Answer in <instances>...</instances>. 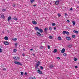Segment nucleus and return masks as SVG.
<instances>
[{
	"mask_svg": "<svg viewBox=\"0 0 79 79\" xmlns=\"http://www.w3.org/2000/svg\"><path fill=\"white\" fill-rule=\"evenodd\" d=\"M40 62L38 61L36 63V64L35 66V68H38V66L40 65Z\"/></svg>",
	"mask_w": 79,
	"mask_h": 79,
	"instance_id": "nucleus-1",
	"label": "nucleus"
},
{
	"mask_svg": "<svg viewBox=\"0 0 79 79\" xmlns=\"http://www.w3.org/2000/svg\"><path fill=\"white\" fill-rule=\"evenodd\" d=\"M14 63H15V64H18L19 65H22V64L21 63H20L18 61H15L14 62Z\"/></svg>",
	"mask_w": 79,
	"mask_h": 79,
	"instance_id": "nucleus-2",
	"label": "nucleus"
},
{
	"mask_svg": "<svg viewBox=\"0 0 79 79\" xmlns=\"http://www.w3.org/2000/svg\"><path fill=\"white\" fill-rule=\"evenodd\" d=\"M13 59H15V60H19V58L18 56H16L13 57Z\"/></svg>",
	"mask_w": 79,
	"mask_h": 79,
	"instance_id": "nucleus-3",
	"label": "nucleus"
},
{
	"mask_svg": "<svg viewBox=\"0 0 79 79\" xmlns=\"http://www.w3.org/2000/svg\"><path fill=\"white\" fill-rule=\"evenodd\" d=\"M55 4L56 5H58V4H59V0H57L55 2Z\"/></svg>",
	"mask_w": 79,
	"mask_h": 79,
	"instance_id": "nucleus-4",
	"label": "nucleus"
},
{
	"mask_svg": "<svg viewBox=\"0 0 79 79\" xmlns=\"http://www.w3.org/2000/svg\"><path fill=\"white\" fill-rule=\"evenodd\" d=\"M37 72L38 73L40 74H43L42 72L40 70H38L37 71Z\"/></svg>",
	"mask_w": 79,
	"mask_h": 79,
	"instance_id": "nucleus-5",
	"label": "nucleus"
},
{
	"mask_svg": "<svg viewBox=\"0 0 79 79\" xmlns=\"http://www.w3.org/2000/svg\"><path fill=\"white\" fill-rule=\"evenodd\" d=\"M4 45H9V43L8 42L6 41L4 42Z\"/></svg>",
	"mask_w": 79,
	"mask_h": 79,
	"instance_id": "nucleus-6",
	"label": "nucleus"
},
{
	"mask_svg": "<svg viewBox=\"0 0 79 79\" xmlns=\"http://www.w3.org/2000/svg\"><path fill=\"white\" fill-rule=\"evenodd\" d=\"M65 52V49L64 48H63L61 51V52L62 53H64Z\"/></svg>",
	"mask_w": 79,
	"mask_h": 79,
	"instance_id": "nucleus-7",
	"label": "nucleus"
},
{
	"mask_svg": "<svg viewBox=\"0 0 79 79\" xmlns=\"http://www.w3.org/2000/svg\"><path fill=\"white\" fill-rule=\"evenodd\" d=\"M66 38L67 39V40H71V38L70 37H68V36H67L66 37Z\"/></svg>",
	"mask_w": 79,
	"mask_h": 79,
	"instance_id": "nucleus-8",
	"label": "nucleus"
},
{
	"mask_svg": "<svg viewBox=\"0 0 79 79\" xmlns=\"http://www.w3.org/2000/svg\"><path fill=\"white\" fill-rule=\"evenodd\" d=\"M36 34L37 35L39 36H40L41 35V34L40 32H37L36 33Z\"/></svg>",
	"mask_w": 79,
	"mask_h": 79,
	"instance_id": "nucleus-9",
	"label": "nucleus"
},
{
	"mask_svg": "<svg viewBox=\"0 0 79 79\" xmlns=\"http://www.w3.org/2000/svg\"><path fill=\"white\" fill-rule=\"evenodd\" d=\"M49 67L50 68H53V67H54V66H53V64H51L49 66Z\"/></svg>",
	"mask_w": 79,
	"mask_h": 79,
	"instance_id": "nucleus-10",
	"label": "nucleus"
},
{
	"mask_svg": "<svg viewBox=\"0 0 79 79\" xmlns=\"http://www.w3.org/2000/svg\"><path fill=\"white\" fill-rule=\"evenodd\" d=\"M38 31H39L41 33H42V32H43V30H42V29H39Z\"/></svg>",
	"mask_w": 79,
	"mask_h": 79,
	"instance_id": "nucleus-11",
	"label": "nucleus"
},
{
	"mask_svg": "<svg viewBox=\"0 0 79 79\" xmlns=\"http://www.w3.org/2000/svg\"><path fill=\"white\" fill-rule=\"evenodd\" d=\"M29 79H36V78H35V77H31L29 78Z\"/></svg>",
	"mask_w": 79,
	"mask_h": 79,
	"instance_id": "nucleus-12",
	"label": "nucleus"
},
{
	"mask_svg": "<svg viewBox=\"0 0 79 79\" xmlns=\"http://www.w3.org/2000/svg\"><path fill=\"white\" fill-rule=\"evenodd\" d=\"M32 23L33 24H37V22H36L33 21L32 22Z\"/></svg>",
	"mask_w": 79,
	"mask_h": 79,
	"instance_id": "nucleus-13",
	"label": "nucleus"
},
{
	"mask_svg": "<svg viewBox=\"0 0 79 79\" xmlns=\"http://www.w3.org/2000/svg\"><path fill=\"white\" fill-rule=\"evenodd\" d=\"M18 18H16L15 17V18H13L12 19H14V20H15V21H17L18 20Z\"/></svg>",
	"mask_w": 79,
	"mask_h": 79,
	"instance_id": "nucleus-14",
	"label": "nucleus"
},
{
	"mask_svg": "<svg viewBox=\"0 0 79 79\" xmlns=\"http://www.w3.org/2000/svg\"><path fill=\"white\" fill-rule=\"evenodd\" d=\"M4 39L6 40H8V38L7 36H6L4 38Z\"/></svg>",
	"mask_w": 79,
	"mask_h": 79,
	"instance_id": "nucleus-15",
	"label": "nucleus"
},
{
	"mask_svg": "<svg viewBox=\"0 0 79 79\" xmlns=\"http://www.w3.org/2000/svg\"><path fill=\"white\" fill-rule=\"evenodd\" d=\"M8 21H9V20H10V19H11V16H9L8 17Z\"/></svg>",
	"mask_w": 79,
	"mask_h": 79,
	"instance_id": "nucleus-16",
	"label": "nucleus"
},
{
	"mask_svg": "<svg viewBox=\"0 0 79 79\" xmlns=\"http://www.w3.org/2000/svg\"><path fill=\"white\" fill-rule=\"evenodd\" d=\"M72 23H73V26H75V24H76V22H75V21H73L72 22Z\"/></svg>",
	"mask_w": 79,
	"mask_h": 79,
	"instance_id": "nucleus-17",
	"label": "nucleus"
},
{
	"mask_svg": "<svg viewBox=\"0 0 79 79\" xmlns=\"http://www.w3.org/2000/svg\"><path fill=\"white\" fill-rule=\"evenodd\" d=\"M73 32H75V33H76L77 34H78V33L79 32H78V31H75V30H74L73 31Z\"/></svg>",
	"mask_w": 79,
	"mask_h": 79,
	"instance_id": "nucleus-18",
	"label": "nucleus"
},
{
	"mask_svg": "<svg viewBox=\"0 0 79 79\" xmlns=\"http://www.w3.org/2000/svg\"><path fill=\"white\" fill-rule=\"evenodd\" d=\"M68 47H69V48H71V47H72V45H69L68 46Z\"/></svg>",
	"mask_w": 79,
	"mask_h": 79,
	"instance_id": "nucleus-19",
	"label": "nucleus"
},
{
	"mask_svg": "<svg viewBox=\"0 0 79 79\" xmlns=\"http://www.w3.org/2000/svg\"><path fill=\"white\" fill-rule=\"evenodd\" d=\"M35 30H39V28L38 27H35Z\"/></svg>",
	"mask_w": 79,
	"mask_h": 79,
	"instance_id": "nucleus-20",
	"label": "nucleus"
},
{
	"mask_svg": "<svg viewBox=\"0 0 79 79\" xmlns=\"http://www.w3.org/2000/svg\"><path fill=\"white\" fill-rule=\"evenodd\" d=\"M58 39L59 40H61V37H60V36H59L58 37Z\"/></svg>",
	"mask_w": 79,
	"mask_h": 79,
	"instance_id": "nucleus-21",
	"label": "nucleus"
},
{
	"mask_svg": "<svg viewBox=\"0 0 79 79\" xmlns=\"http://www.w3.org/2000/svg\"><path fill=\"white\" fill-rule=\"evenodd\" d=\"M1 16L2 18H3V19L5 18V15H1Z\"/></svg>",
	"mask_w": 79,
	"mask_h": 79,
	"instance_id": "nucleus-22",
	"label": "nucleus"
},
{
	"mask_svg": "<svg viewBox=\"0 0 79 79\" xmlns=\"http://www.w3.org/2000/svg\"><path fill=\"white\" fill-rule=\"evenodd\" d=\"M49 38L50 39H53V37H52V36H49Z\"/></svg>",
	"mask_w": 79,
	"mask_h": 79,
	"instance_id": "nucleus-23",
	"label": "nucleus"
},
{
	"mask_svg": "<svg viewBox=\"0 0 79 79\" xmlns=\"http://www.w3.org/2000/svg\"><path fill=\"white\" fill-rule=\"evenodd\" d=\"M56 52H57V50H56V49H55L54 50V51H53L54 53H56Z\"/></svg>",
	"mask_w": 79,
	"mask_h": 79,
	"instance_id": "nucleus-24",
	"label": "nucleus"
},
{
	"mask_svg": "<svg viewBox=\"0 0 79 79\" xmlns=\"http://www.w3.org/2000/svg\"><path fill=\"white\" fill-rule=\"evenodd\" d=\"M13 41H14L15 42V41H16V40H17V39L16 38H14V39H13Z\"/></svg>",
	"mask_w": 79,
	"mask_h": 79,
	"instance_id": "nucleus-25",
	"label": "nucleus"
},
{
	"mask_svg": "<svg viewBox=\"0 0 79 79\" xmlns=\"http://www.w3.org/2000/svg\"><path fill=\"white\" fill-rule=\"evenodd\" d=\"M63 34H66V31H63Z\"/></svg>",
	"mask_w": 79,
	"mask_h": 79,
	"instance_id": "nucleus-26",
	"label": "nucleus"
},
{
	"mask_svg": "<svg viewBox=\"0 0 79 79\" xmlns=\"http://www.w3.org/2000/svg\"><path fill=\"white\" fill-rule=\"evenodd\" d=\"M49 29L50 31H52V27H49Z\"/></svg>",
	"mask_w": 79,
	"mask_h": 79,
	"instance_id": "nucleus-27",
	"label": "nucleus"
},
{
	"mask_svg": "<svg viewBox=\"0 0 79 79\" xmlns=\"http://www.w3.org/2000/svg\"><path fill=\"white\" fill-rule=\"evenodd\" d=\"M31 3H33L34 2V0H31Z\"/></svg>",
	"mask_w": 79,
	"mask_h": 79,
	"instance_id": "nucleus-28",
	"label": "nucleus"
},
{
	"mask_svg": "<svg viewBox=\"0 0 79 79\" xmlns=\"http://www.w3.org/2000/svg\"><path fill=\"white\" fill-rule=\"evenodd\" d=\"M56 24L55 23H53L52 24V26H55Z\"/></svg>",
	"mask_w": 79,
	"mask_h": 79,
	"instance_id": "nucleus-29",
	"label": "nucleus"
},
{
	"mask_svg": "<svg viewBox=\"0 0 79 79\" xmlns=\"http://www.w3.org/2000/svg\"><path fill=\"white\" fill-rule=\"evenodd\" d=\"M15 47H16L17 46H18V44L17 43H15Z\"/></svg>",
	"mask_w": 79,
	"mask_h": 79,
	"instance_id": "nucleus-30",
	"label": "nucleus"
},
{
	"mask_svg": "<svg viewBox=\"0 0 79 79\" xmlns=\"http://www.w3.org/2000/svg\"><path fill=\"white\" fill-rule=\"evenodd\" d=\"M58 16L59 17V18H60V16H61V14H58Z\"/></svg>",
	"mask_w": 79,
	"mask_h": 79,
	"instance_id": "nucleus-31",
	"label": "nucleus"
},
{
	"mask_svg": "<svg viewBox=\"0 0 79 79\" xmlns=\"http://www.w3.org/2000/svg\"><path fill=\"white\" fill-rule=\"evenodd\" d=\"M72 37H73V38H75V37H76V36H75V35H72Z\"/></svg>",
	"mask_w": 79,
	"mask_h": 79,
	"instance_id": "nucleus-32",
	"label": "nucleus"
},
{
	"mask_svg": "<svg viewBox=\"0 0 79 79\" xmlns=\"http://www.w3.org/2000/svg\"><path fill=\"white\" fill-rule=\"evenodd\" d=\"M48 29V28H45L44 29V31H47Z\"/></svg>",
	"mask_w": 79,
	"mask_h": 79,
	"instance_id": "nucleus-33",
	"label": "nucleus"
},
{
	"mask_svg": "<svg viewBox=\"0 0 79 79\" xmlns=\"http://www.w3.org/2000/svg\"><path fill=\"white\" fill-rule=\"evenodd\" d=\"M40 69H44V68H43V67L42 66H40Z\"/></svg>",
	"mask_w": 79,
	"mask_h": 79,
	"instance_id": "nucleus-34",
	"label": "nucleus"
},
{
	"mask_svg": "<svg viewBox=\"0 0 79 79\" xmlns=\"http://www.w3.org/2000/svg\"><path fill=\"white\" fill-rule=\"evenodd\" d=\"M20 73H21V75H23V74H24V73H23V72H20Z\"/></svg>",
	"mask_w": 79,
	"mask_h": 79,
	"instance_id": "nucleus-35",
	"label": "nucleus"
},
{
	"mask_svg": "<svg viewBox=\"0 0 79 79\" xmlns=\"http://www.w3.org/2000/svg\"><path fill=\"white\" fill-rule=\"evenodd\" d=\"M77 59L76 58H74V61H77Z\"/></svg>",
	"mask_w": 79,
	"mask_h": 79,
	"instance_id": "nucleus-36",
	"label": "nucleus"
},
{
	"mask_svg": "<svg viewBox=\"0 0 79 79\" xmlns=\"http://www.w3.org/2000/svg\"><path fill=\"white\" fill-rule=\"evenodd\" d=\"M17 51V50H16V49H14V52H16Z\"/></svg>",
	"mask_w": 79,
	"mask_h": 79,
	"instance_id": "nucleus-37",
	"label": "nucleus"
},
{
	"mask_svg": "<svg viewBox=\"0 0 79 79\" xmlns=\"http://www.w3.org/2000/svg\"><path fill=\"white\" fill-rule=\"evenodd\" d=\"M66 34L67 35H68L69 34V32H66Z\"/></svg>",
	"mask_w": 79,
	"mask_h": 79,
	"instance_id": "nucleus-38",
	"label": "nucleus"
},
{
	"mask_svg": "<svg viewBox=\"0 0 79 79\" xmlns=\"http://www.w3.org/2000/svg\"><path fill=\"white\" fill-rule=\"evenodd\" d=\"M48 49H50V45H48Z\"/></svg>",
	"mask_w": 79,
	"mask_h": 79,
	"instance_id": "nucleus-39",
	"label": "nucleus"
},
{
	"mask_svg": "<svg viewBox=\"0 0 79 79\" xmlns=\"http://www.w3.org/2000/svg\"><path fill=\"white\" fill-rule=\"evenodd\" d=\"M63 55L64 56H65L66 55V53H64Z\"/></svg>",
	"mask_w": 79,
	"mask_h": 79,
	"instance_id": "nucleus-40",
	"label": "nucleus"
},
{
	"mask_svg": "<svg viewBox=\"0 0 79 79\" xmlns=\"http://www.w3.org/2000/svg\"><path fill=\"white\" fill-rule=\"evenodd\" d=\"M3 11H6V9H4L2 10Z\"/></svg>",
	"mask_w": 79,
	"mask_h": 79,
	"instance_id": "nucleus-41",
	"label": "nucleus"
},
{
	"mask_svg": "<svg viewBox=\"0 0 79 79\" xmlns=\"http://www.w3.org/2000/svg\"><path fill=\"white\" fill-rule=\"evenodd\" d=\"M0 52H2V49L0 48Z\"/></svg>",
	"mask_w": 79,
	"mask_h": 79,
	"instance_id": "nucleus-42",
	"label": "nucleus"
},
{
	"mask_svg": "<svg viewBox=\"0 0 79 79\" xmlns=\"http://www.w3.org/2000/svg\"><path fill=\"white\" fill-rule=\"evenodd\" d=\"M57 59H58V60H60V57H57Z\"/></svg>",
	"mask_w": 79,
	"mask_h": 79,
	"instance_id": "nucleus-43",
	"label": "nucleus"
},
{
	"mask_svg": "<svg viewBox=\"0 0 79 79\" xmlns=\"http://www.w3.org/2000/svg\"><path fill=\"white\" fill-rule=\"evenodd\" d=\"M12 6H13V7H15L16 6L15 5L13 4L12 5Z\"/></svg>",
	"mask_w": 79,
	"mask_h": 79,
	"instance_id": "nucleus-44",
	"label": "nucleus"
},
{
	"mask_svg": "<svg viewBox=\"0 0 79 79\" xmlns=\"http://www.w3.org/2000/svg\"><path fill=\"white\" fill-rule=\"evenodd\" d=\"M34 49H32V48H31V49H30V50H31V51H32V50H33Z\"/></svg>",
	"mask_w": 79,
	"mask_h": 79,
	"instance_id": "nucleus-45",
	"label": "nucleus"
},
{
	"mask_svg": "<svg viewBox=\"0 0 79 79\" xmlns=\"http://www.w3.org/2000/svg\"><path fill=\"white\" fill-rule=\"evenodd\" d=\"M3 70L4 71H6V69L5 68H4L3 69Z\"/></svg>",
	"mask_w": 79,
	"mask_h": 79,
	"instance_id": "nucleus-46",
	"label": "nucleus"
},
{
	"mask_svg": "<svg viewBox=\"0 0 79 79\" xmlns=\"http://www.w3.org/2000/svg\"><path fill=\"white\" fill-rule=\"evenodd\" d=\"M56 27H54V30H56Z\"/></svg>",
	"mask_w": 79,
	"mask_h": 79,
	"instance_id": "nucleus-47",
	"label": "nucleus"
},
{
	"mask_svg": "<svg viewBox=\"0 0 79 79\" xmlns=\"http://www.w3.org/2000/svg\"><path fill=\"white\" fill-rule=\"evenodd\" d=\"M25 55V54H24L23 53V56H24Z\"/></svg>",
	"mask_w": 79,
	"mask_h": 79,
	"instance_id": "nucleus-48",
	"label": "nucleus"
},
{
	"mask_svg": "<svg viewBox=\"0 0 79 79\" xmlns=\"http://www.w3.org/2000/svg\"><path fill=\"white\" fill-rule=\"evenodd\" d=\"M67 22H68V23H69V20H67Z\"/></svg>",
	"mask_w": 79,
	"mask_h": 79,
	"instance_id": "nucleus-49",
	"label": "nucleus"
},
{
	"mask_svg": "<svg viewBox=\"0 0 79 79\" xmlns=\"http://www.w3.org/2000/svg\"><path fill=\"white\" fill-rule=\"evenodd\" d=\"M70 10H73V8H70Z\"/></svg>",
	"mask_w": 79,
	"mask_h": 79,
	"instance_id": "nucleus-50",
	"label": "nucleus"
},
{
	"mask_svg": "<svg viewBox=\"0 0 79 79\" xmlns=\"http://www.w3.org/2000/svg\"><path fill=\"white\" fill-rule=\"evenodd\" d=\"M75 68H77V66H76Z\"/></svg>",
	"mask_w": 79,
	"mask_h": 79,
	"instance_id": "nucleus-51",
	"label": "nucleus"
},
{
	"mask_svg": "<svg viewBox=\"0 0 79 79\" xmlns=\"http://www.w3.org/2000/svg\"><path fill=\"white\" fill-rule=\"evenodd\" d=\"M33 56H35V54H33Z\"/></svg>",
	"mask_w": 79,
	"mask_h": 79,
	"instance_id": "nucleus-52",
	"label": "nucleus"
},
{
	"mask_svg": "<svg viewBox=\"0 0 79 79\" xmlns=\"http://www.w3.org/2000/svg\"><path fill=\"white\" fill-rule=\"evenodd\" d=\"M26 74H27V73H26H26H25V75H26Z\"/></svg>",
	"mask_w": 79,
	"mask_h": 79,
	"instance_id": "nucleus-53",
	"label": "nucleus"
},
{
	"mask_svg": "<svg viewBox=\"0 0 79 79\" xmlns=\"http://www.w3.org/2000/svg\"><path fill=\"white\" fill-rule=\"evenodd\" d=\"M33 6H35V5H33Z\"/></svg>",
	"mask_w": 79,
	"mask_h": 79,
	"instance_id": "nucleus-54",
	"label": "nucleus"
},
{
	"mask_svg": "<svg viewBox=\"0 0 79 79\" xmlns=\"http://www.w3.org/2000/svg\"><path fill=\"white\" fill-rule=\"evenodd\" d=\"M65 15H67V14L65 13Z\"/></svg>",
	"mask_w": 79,
	"mask_h": 79,
	"instance_id": "nucleus-55",
	"label": "nucleus"
},
{
	"mask_svg": "<svg viewBox=\"0 0 79 79\" xmlns=\"http://www.w3.org/2000/svg\"><path fill=\"white\" fill-rule=\"evenodd\" d=\"M23 50H24V51H25V49H23Z\"/></svg>",
	"mask_w": 79,
	"mask_h": 79,
	"instance_id": "nucleus-56",
	"label": "nucleus"
},
{
	"mask_svg": "<svg viewBox=\"0 0 79 79\" xmlns=\"http://www.w3.org/2000/svg\"><path fill=\"white\" fill-rule=\"evenodd\" d=\"M51 5H52V3H51Z\"/></svg>",
	"mask_w": 79,
	"mask_h": 79,
	"instance_id": "nucleus-57",
	"label": "nucleus"
},
{
	"mask_svg": "<svg viewBox=\"0 0 79 79\" xmlns=\"http://www.w3.org/2000/svg\"><path fill=\"white\" fill-rule=\"evenodd\" d=\"M78 3L79 4V2H78Z\"/></svg>",
	"mask_w": 79,
	"mask_h": 79,
	"instance_id": "nucleus-58",
	"label": "nucleus"
}]
</instances>
